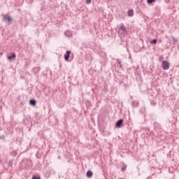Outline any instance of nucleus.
Wrapping results in <instances>:
<instances>
[{
  "mask_svg": "<svg viewBox=\"0 0 179 179\" xmlns=\"http://www.w3.org/2000/svg\"><path fill=\"white\" fill-rule=\"evenodd\" d=\"M119 34H127V28L123 24H121L118 31Z\"/></svg>",
  "mask_w": 179,
  "mask_h": 179,
  "instance_id": "obj_1",
  "label": "nucleus"
},
{
  "mask_svg": "<svg viewBox=\"0 0 179 179\" xmlns=\"http://www.w3.org/2000/svg\"><path fill=\"white\" fill-rule=\"evenodd\" d=\"M162 69L164 71H168V69H170V63L169 62L164 60L162 62Z\"/></svg>",
  "mask_w": 179,
  "mask_h": 179,
  "instance_id": "obj_2",
  "label": "nucleus"
},
{
  "mask_svg": "<svg viewBox=\"0 0 179 179\" xmlns=\"http://www.w3.org/2000/svg\"><path fill=\"white\" fill-rule=\"evenodd\" d=\"M123 122H124V120L120 119V120L116 122L115 127H116L117 128H120L121 126L122 125Z\"/></svg>",
  "mask_w": 179,
  "mask_h": 179,
  "instance_id": "obj_3",
  "label": "nucleus"
},
{
  "mask_svg": "<svg viewBox=\"0 0 179 179\" xmlns=\"http://www.w3.org/2000/svg\"><path fill=\"white\" fill-rule=\"evenodd\" d=\"M71 56V50H67L64 55L65 61H69V57Z\"/></svg>",
  "mask_w": 179,
  "mask_h": 179,
  "instance_id": "obj_4",
  "label": "nucleus"
},
{
  "mask_svg": "<svg viewBox=\"0 0 179 179\" xmlns=\"http://www.w3.org/2000/svg\"><path fill=\"white\" fill-rule=\"evenodd\" d=\"M8 61H12V59H16V54L11 53L10 56H8Z\"/></svg>",
  "mask_w": 179,
  "mask_h": 179,
  "instance_id": "obj_5",
  "label": "nucleus"
},
{
  "mask_svg": "<svg viewBox=\"0 0 179 179\" xmlns=\"http://www.w3.org/2000/svg\"><path fill=\"white\" fill-rule=\"evenodd\" d=\"M24 164H26L27 167H30L31 165V160H24L22 162Z\"/></svg>",
  "mask_w": 179,
  "mask_h": 179,
  "instance_id": "obj_6",
  "label": "nucleus"
},
{
  "mask_svg": "<svg viewBox=\"0 0 179 179\" xmlns=\"http://www.w3.org/2000/svg\"><path fill=\"white\" fill-rule=\"evenodd\" d=\"M87 177H88V178H92V177H93V172L92 171H88L87 172Z\"/></svg>",
  "mask_w": 179,
  "mask_h": 179,
  "instance_id": "obj_7",
  "label": "nucleus"
},
{
  "mask_svg": "<svg viewBox=\"0 0 179 179\" xmlns=\"http://www.w3.org/2000/svg\"><path fill=\"white\" fill-rule=\"evenodd\" d=\"M127 15L130 17H132V16H134V10H129L127 12Z\"/></svg>",
  "mask_w": 179,
  "mask_h": 179,
  "instance_id": "obj_8",
  "label": "nucleus"
},
{
  "mask_svg": "<svg viewBox=\"0 0 179 179\" xmlns=\"http://www.w3.org/2000/svg\"><path fill=\"white\" fill-rule=\"evenodd\" d=\"M64 34L67 37H71V36H72V31H66Z\"/></svg>",
  "mask_w": 179,
  "mask_h": 179,
  "instance_id": "obj_9",
  "label": "nucleus"
},
{
  "mask_svg": "<svg viewBox=\"0 0 179 179\" xmlns=\"http://www.w3.org/2000/svg\"><path fill=\"white\" fill-rule=\"evenodd\" d=\"M29 104H31V106H36V104H37V102L35 99H31L29 101Z\"/></svg>",
  "mask_w": 179,
  "mask_h": 179,
  "instance_id": "obj_10",
  "label": "nucleus"
},
{
  "mask_svg": "<svg viewBox=\"0 0 179 179\" xmlns=\"http://www.w3.org/2000/svg\"><path fill=\"white\" fill-rule=\"evenodd\" d=\"M4 20H7V22H12V17H10V16L6 15L4 17Z\"/></svg>",
  "mask_w": 179,
  "mask_h": 179,
  "instance_id": "obj_11",
  "label": "nucleus"
},
{
  "mask_svg": "<svg viewBox=\"0 0 179 179\" xmlns=\"http://www.w3.org/2000/svg\"><path fill=\"white\" fill-rule=\"evenodd\" d=\"M34 72L35 73L40 72V67L34 68Z\"/></svg>",
  "mask_w": 179,
  "mask_h": 179,
  "instance_id": "obj_12",
  "label": "nucleus"
},
{
  "mask_svg": "<svg viewBox=\"0 0 179 179\" xmlns=\"http://www.w3.org/2000/svg\"><path fill=\"white\" fill-rule=\"evenodd\" d=\"M121 170H122V171H125V170H127V165L123 164V166H122Z\"/></svg>",
  "mask_w": 179,
  "mask_h": 179,
  "instance_id": "obj_13",
  "label": "nucleus"
},
{
  "mask_svg": "<svg viewBox=\"0 0 179 179\" xmlns=\"http://www.w3.org/2000/svg\"><path fill=\"white\" fill-rule=\"evenodd\" d=\"M155 1H156V0H147V2L149 5H150V3H153V2H155Z\"/></svg>",
  "mask_w": 179,
  "mask_h": 179,
  "instance_id": "obj_14",
  "label": "nucleus"
},
{
  "mask_svg": "<svg viewBox=\"0 0 179 179\" xmlns=\"http://www.w3.org/2000/svg\"><path fill=\"white\" fill-rule=\"evenodd\" d=\"M17 152H16V151H12V152H11V155H13V156H17Z\"/></svg>",
  "mask_w": 179,
  "mask_h": 179,
  "instance_id": "obj_15",
  "label": "nucleus"
},
{
  "mask_svg": "<svg viewBox=\"0 0 179 179\" xmlns=\"http://www.w3.org/2000/svg\"><path fill=\"white\" fill-rule=\"evenodd\" d=\"M150 43H151V44H156V43H157V40L153 39Z\"/></svg>",
  "mask_w": 179,
  "mask_h": 179,
  "instance_id": "obj_16",
  "label": "nucleus"
},
{
  "mask_svg": "<svg viewBox=\"0 0 179 179\" xmlns=\"http://www.w3.org/2000/svg\"><path fill=\"white\" fill-rule=\"evenodd\" d=\"M86 3H87V5L92 3V0H86Z\"/></svg>",
  "mask_w": 179,
  "mask_h": 179,
  "instance_id": "obj_17",
  "label": "nucleus"
},
{
  "mask_svg": "<svg viewBox=\"0 0 179 179\" xmlns=\"http://www.w3.org/2000/svg\"><path fill=\"white\" fill-rule=\"evenodd\" d=\"M32 179H41L38 176H33Z\"/></svg>",
  "mask_w": 179,
  "mask_h": 179,
  "instance_id": "obj_18",
  "label": "nucleus"
},
{
  "mask_svg": "<svg viewBox=\"0 0 179 179\" xmlns=\"http://www.w3.org/2000/svg\"><path fill=\"white\" fill-rule=\"evenodd\" d=\"M173 41L174 44L175 43H177V39H176V38H173Z\"/></svg>",
  "mask_w": 179,
  "mask_h": 179,
  "instance_id": "obj_19",
  "label": "nucleus"
},
{
  "mask_svg": "<svg viewBox=\"0 0 179 179\" xmlns=\"http://www.w3.org/2000/svg\"><path fill=\"white\" fill-rule=\"evenodd\" d=\"M117 62L120 64V68H122V66L121 65V62L118 61Z\"/></svg>",
  "mask_w": 179,
  "mask_h": 179,
  "instance_id": "obj_20",
  "label": "nucleus"
},
{
  "mask_svg": "<svg viewBox=\"0 0 179 179\" xmlns=\"http://www.w3.org/2000/svg\"><path fill=\"white\" fill-rule=\"evenodd\" d=\"M8 164L10 166V164H12V161H10Z\"/></svg>",
  "mask_w": 179,
  "mask_h": 179,
  "instance_id": "obj_21",
  "label": "nucleus"
},
{
  "mask_svg": "<svg viewBox=\"0 0 179 179\" xmlns=\"http://www.w3.org/2000/svg\"><path fill=\"white\" fill-rule=\"evenodd\" d=\"M118 179H123V178H118Z\"/></svg>",
  "mask_w": 179,
  "mask_h": 179,
  "instance_id": "obj_22",
  "label": "nucleus"
}]
</instances>
